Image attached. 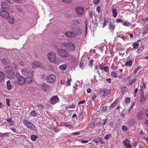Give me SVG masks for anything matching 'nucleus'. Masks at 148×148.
<instances>
[{
    "label": "nucleus",
    "mask_w": 148,
    "mask_h": 148,
    "mask_svg": "<svg viewBox=\"0 0 148 148\" xmlns=\"http://www.w3.org/2000/svg\"><path fill=\"white\" fill-rule=\"evenodd\" d=\"M103 64L102 63L99 65L100 68L102 70H103V68L105 67L103 66Z\"/></svg>",
    "instance_id": "nucleus-54"
},
{
    "label": "nucleus",
    "mask_w": 148,
    "mask_h": 148,
    "mask_svg": "<svg viewBox=\"0 0 148 148\" xmlns=\"http://www.w3.org/2000/svg\"><path fill=\"white\" fill-rule=\"evenodd\" d=\"M141 88L144 89H145L146 88V84L145 83L143 82V85L141 86Z\"/></svg>",
    "instance_id": "nucleus-53"
},
{
    "label": "nucleus",
    "mask_w": 148,
    "mask_h": 148,
    "mask_svg": "<svg viewBox=\"0 0 148 148\" xmlns=\"http://www.w3.org/2000/svg\"><path fill=\"white\" fill-rule=\"evenodd\" d=\"M136 123V121L134 119H130L127 122V124L129 125L133 126Z\"/></svg>",
    "instance_id": "nucleus-24"
},
{
    "label": "nucleus",
    "mask_w": 148,
    "mask_h": 148,
    "mask_svg": "<svg viewBox=\"0 0 148 148\" xmlns=\"http://www.w3.org/2000/svg\"><path fill=\"white\" fill-rule=\"evenodd\" d=\"M64 35L68 38H73L75 37V34L73 32L70 31H68L65 32L64 34Z\"/></svg>",
    "instance_id": "nucleus-12"
},
{
    "label": "nucleus",
    "mask_w": 148,
    "mask_h": 148,
    "mask_svg": "<svg viewBox=\"0 0 148 148\" xmlns=\"http://www.w3.org/2000/svg\"><path fill=\"white\" fill-rule=\"evenodd\" d=\"M33 76L31 75V76H28L26 77L25 79V82L29 84L31 83L33 80Z\"/></svg>",
    "instance_id": "nucleus-16"
},
{
    "label": "nucleus",
    "mask_w": 148,
    "mask_h": 148,
    "mask_svg": "<svg viewBox=\"0 0 148 148\" xmlns=\"http://www.w3.org/2000/svg\"><path fill=\"white\" fill-rule=\"evenodd\" d=\"M42 89L44 91H47L49 88V86L46 84H43L42 85Z\"/></svg>",
    "instance_id": "nucleus-22"
},
{
    "label": "nucleus",
    "mask_w": 148,
    "mask_h": 148,
    "mask_svg": "<svg viewBox=\"0 0 148 148\" xmlns=\"http://www.w3.org/2000/svg\"><path fill=\"white\" fill-rule=\"evenodd\" d=\"M21 72L22 75L24 76L27 75L29 73H30L31 75H33V71H28L27 68H24L22 69Z\"/></svg>",
    "instance_id": "nucleus-8"
},
{
    "label": "nucleus",
    "mask_w": 148,
    "mask_h": 148,
    "mask_svg": "<svg viewBox=\"0 0 148 148\" xmlns=\"http://www.w3.org/2000/svg\"><path fill=\"white\" fill-rule=\"evenodd\" d=\"M7 88L8 90H10L12 89V86L10 83V81L8 80L6 82Z\"/></svg>",
    "instance_id": "nucleus-29"
},
{
    "label": "nucleus",
    "mask_w": 148,
    "mask_h": 148,
    "mask_svg": "<svg viewBox=\"0 0 148 148\" xmlns=\"http://www.w3.org/2000/svg\"><path fill=\"white\" fill-rule=\"evenodd\" d=\"M66 49L69 51L72 52L75 50V45L71 42H67V45L66 46Z\"/></svg>",
    "instance_id": "nucleus-4"
},
{
    "label": "nucleus",
    "mask_w": 148,
    "mask_h": 148,
    "mask_svg": "<svg viewBox=\"0 0 148 148\" xmlns=\"http://www.w3.org/2000/svg\"><path fill=\"white\" fill-rule=\"evenodd\" d=\"M116 10L113 8L112 9V13L113 14V17H116L117 16V13L116 12Z\"/></svg>",
    "instance_id": "nucleus-30"
},
{
    "label": "nucleus",
    "mask_w": 148,
    "mask_h": 148,
    "mask_svg": "<svg viewBox=\"0 0 148 148\" xmlns=\"http://www.w3.org/2000/svg\"><path fill=\"white\" fill-rule=\"evenodd\" d=\"M137 119L140 120H142L144 118V113L141 111H140L138 112L136 114Z\"/></svg>",
    "instance_id": "nucleus-13"
},
{
    "label": "nucleus",
    "mask_w": 148,
    "mask_h": 148,
    "mask_svg": "<svg viewBox=\"0 0 148 148\" xmlns=\"http://www.w3.org/2000/svg\"><path fill=\"white\" fill-rule=\"evenodd\" d=\"M99 140L100 142L102 144H105V142L103 140V139L102 138H100L99 139Z\"/></svg>",
    "instance_id": "nucleus-51"
},
{
    "label": "nucleus",
    "mask_w": 148,
    "mask_h": 148,
    "mask_svg": "<svg viewBox=\"0 0 148 148\" xmlns=\"http://www.w3.org/2000/svg\"><path fill=\"white\" fill-rule=\"evenodd\" d=\"M93 62V60L92 59H90L88 62V65L90 66H92V65Z\"/></svg>",
    "instance_id": "nucleus-48"
},
{
    "label": "nucleus",
    "mask_w": 148,
    "mask_h": 148,
    "mask_svg": "<svg viewBox=\"0 0 148 148\" xmlns=\"http://www.w3.org/2000/svg\"><path fill=\"white\" fill-rule=\"evenodd\" d=\"M147 34H148V30H147V29L146 30H144L143 32V34L144 35H145Z\"/></svg>",
    "instance_id": "nucleus-56"
},
{
    "label": "nucleus",
    "mask_w": 148,
    "mask_h": 148,
    "mask_svg": "<svg viewBox=\"0 0 148 148\" xmlns=\"http://www.w3.org/2000/svg\"><path fill=\"white\" fill-rule=\"evenodd\" d=\"M12 71H14L11 66H6L4 69V71L6 73H8V71L11 72Z\"/></svg>",
    "instance_id": "nucleus-19"
},
{
    "label": "nucleus",
    "mask_w": 148,
    "mask_h": 148,
    "mask_svg": "<svg viewBox=\"0 0 148 148\" xmlns=\"http://www.w3.org/2000/svg\"><path fill=\"white\" fill-rule=\"evenodd\" d=\"M109 29H112L114 31L115 28V25L112 22H110L108 25Z\"/></svg>",
    "instance_id": "nucleus-28"
},
{
    "label": "nucleus",
    "mask_w": 148,
    "mask_h": 148,
    "mask_svg": "<svg viewBox=\"0 0 148 148\" xmlns=\"http://www.w3.org/2000/svg\"><path fill=\"white\" fill-rule=\"evenodd\" d=\"M111 135L110 134H107L105 136L104 138L106 140H108L111 138Z\"/></svg>",
    "instance_id": "nucleus-37"
},
{
    "label": "nucleus",
    "mask_w": 148,
    "mask_h": 148,
    "mask_svg": "<svg viewBox=\"0 0 148 148\" xmlns=\"http://www.w3.org/2000/svg\"><path fill=\"white\" fill-rule=\"evenodd\" d=\"M79 66L80 68L82 69H83L84 68V64L82 62H80L79 64Z\"/></svg>",
    "instance_id": "nucleus-61"
},
{
    "label": "nucleus",
    "mask_w": 148,
    "mask_h": 148,
    "mask_svg": "<svg viewBox=\"0 0 148 148\" xmlns=\"http://www.w3.org/2000/svg\"><path fill=\"white\" fill-rule=\"evenodd\" d=\"M141 20L143 21H148V16L144 18H142L141 19Z\"/></svg>",
    "instance_id": "nucleus-58"
},
{
    "label": "nucleus",
    "mask_w": 148,
    "mask_h": 148,
    "mask_svg": "<svg viewBox=\"0 0 148 148\" xmlns=\"http://www.w3.org/2000/svg\"><path fill=\"white\" fill-rule=\"evenodd\" d=\"M38 137L37 135H32L31 136V139L33 141H35L36 139L38 138Z\"/></svg>",
    "instance_id": "nucleus-36"
},
{
    "label": "nucleus",
    "mask_w": 148,
    "mask_h": 148,
    "mask_svg": "<svg viewBox=\"0 0 148 148\" xmlns=\"http://www.w3.org/2000/svg\"><path fill=\"white\" fill-rule=\"evenodd\" d=\"M72 31L73 34H75V36L76 37L78 34L81 33L80 28L79 27H74L70 29Z\"/></svg>",
    "instance_id": "nucleus-7"
},
{
    "label": "nucleus",
    "mask_w": 148,
    "mask_h": 148,
    "mask_svg": "<svg viewBox=\"0 0 148 148\" xmlns=\"http://www.w3.org/2000/svg\"><path fill=\"white\" fill-rule=\"evenodd\" d=\"M122 24L125 27H130L132 26V24L128 22L125 21L123 22Z\"/></svg>",
    "instance_id": "nucleus-26"
},
{
    "label": "nucleus",
    "mask_w": 148,
    "mask_h": 148,
    "mask_svg": "<svg viewBox=\"0 0 148 148\" xmlns=\"http://www.w3.org/2000/svg\"><path fill=\"white\" fill-rule=\"evenodd\" d=\"M37 106L40 110H42L43 108L44 107V106L42 104H39Z\"/></svg>",
    "instance_id": "nucleus-47"
},
{
    "label": "nucleus",
    "mask_w": 148,
    "mask_h": 148,
    "mask_svg": "<svg viewBox=\"0 0 148 148\" xmlns=\"http://www.w3.org/2000/svg\"><path fill=\"white\" fill-rule=\"evenodd\" d=\"M9 22L11 24H13L14 22V18H10L9 20Z\"/></svg>",
    "instance_id": "nucleus-40"
},
{
    "label": "nucleus",
    "mask_w": 148,
    "mask_h": 148,
    "mask_svg": "<svg viewBox=\"0 0 148 148\" xmlns=\"http://www.w3.org/2000/svg\"><path fill=\"white\" fill-rule=\"evenodd\" d=\"M111 75L112 77L114 78H116L118 77L117 74L115 73L114 71H112L111 73Z\"/></svg>",
    "instance_id": "nucleus-39"
},
{
    "label": "nucleus",
    "mask_w": 148,
    "mask_h": 148,
    "mask_svg": "<svg viewBox=\"0 0 148 148\" xmlns=\"http://www.w3.org/2000/svg\"><path fill=\"white\" fill-rule=\"evenodd\" d=\"M60 83L62 85L64 84L65 83L64 80L63 79H62L60 81Z\"/></svg>",
    "instance_id": "nucleus-63"
},
{
    "label": "nucleus",
    "mask_w": 148,
    "mask_h": 148,
    "mask_svg": "<svg viewBox=\"0 0 148 148\" xmlns=\"http://www.w3.org/2000/svg\"><path fill=\"white\" fill-rule=\"evenodd\" d=\"M1 6L2 10L8 11L9 10V5L5 2H2Z\"/></svg>",
    "instance_id": "nucleus-15"
},
{
    "label": "nucleus",
    "mask_w": 148,
    "mask_h": 148,
    "mask_svg": "<svg viewBox=\"0 0 148 148\" xmlns=\"http://www.w3.org/2000/svg\"><path fill=\"white\" fill-rule=\"evenodd\" d=\"M121 129L123 132L128 131L129 130L128 128L125 125H123L121 127Z\"/></svg>",
    "instance_id": "nucleus-32"
},
{
    "label": "nucleus",
    "mask_w": 148,
    "mask_h": 148,
    "mask_svg": "<svg viewBox=\"0 0 148 148\" xmlns=\"http://www.w3.org/2000/svg\"><path fill=\"white\" fill-rule=\"evenodd\" d=\"M31 115L35 117L37 116V114L35 111L33 110L31 112Z\"/></svg>",
    "instance_id": "nucleus-49"
},
{
    "label": "nucleus",
    "mask_w": 148,
    "mask_h": 148,
    "mask_svg": "<svg viewBox=\"0 0 148 148\" xmlns=\"http://www.w3.org/2000/svg\"><path fill=\"white\" fill-rule=\"evenodd\" d=\"M71 79H69L68 78L67 79V81L66 82V85L67 86H69L71 85Z\"/></svg>",
    "instance_id": "nucleus-41"
},
{
    "label": "nucleus",
    "mask_w": 148,
    "mask_h": 148,
    "mask_svg": "<svg viewBox=\"0 0 148 148\" xmlns=\"http://www.w3.org/2000/svg\"><path fill=\"white\" fill-rule=\"evenodd\" d=\"M108 21L107 19H104V23L103 24V27H105L107 24L108 23Z\"/></svg>",
    "instance_id": "nucleus-42"
},
{
    "label": "nucleus",
    "mask_w": 148,
    "mask_h": 148,
    "mask_svg": "<svg viewBox=\"0 0 148 148\" xmlns=\"http://www.w3.org/2000/svg\"><path fill=\"white\" fill-rule=\"evenodd\" d=\"M110 92V90L109 89H103L100 91L99 94L101 96L103 97H105Z\"/></svg>",
    "instance_id": "nucleus-6"
},
{
    "label": "nucleus",
    "mask_w": 148,
    "mask_h": 148,
    "mask_svg": "<svg viewBox=\"0 0 148 148\" xmlns=\"http://www.w3.org/2000/svg\"><path fill=\"white\" fill-rule=\"evenodd\" d=\"M130 101V99L129 97H127L125 98V102L126 103H127L129 102Z\"/></svg>",
    "instance_id": "nucleus-45"
},
{
    "label": "nucleus",
    "mask_w": 148,
    "mask_h": 148,
    "mask_svg": "<svg viewBox=\"0 0 148 148\" xmlns=\"http://www.w3.org/2000/svg\"><path fill=\"white\" fill-rule=\"evenodd\" d=\"M5 77V73L2 72L0 71V82H2L4 79Z\"/></svg>",
    "instance_id": "nucleus-25"
},
{
    "label": "nucleus",
    "mask_w": 148,
    "mask_h": 148,
    "mask_svg": "<svg viewBox=\"0 0 148 148\" xmlns=\"http://www.w3.org/2000/svg\"><path fill=\"white\" fill-rule=\"evenodd\" d=\"M75 10L77 13L79 15L82 14L84 12L83 9L79 7H77L75 9Z\"/></svg>",
    "instance_id": "nucleus-20"
},
{
    "label": "nucleus",
    "mask_w": 148,
    "mask_h": 148,
    "mask_svg": "<svg viewBox=\"0 0 148 148\" xmlns=\"http://www.w3.org/2000/svg\"><path fill=\"white\" fill-rule=\"evenodd\" d=\"M67 42H61L60 45L61 47H65L66 48V46L67 45Z\"/></svg>",
    "instance_id": "nucleus-43"
},
{
    "label": "nucleus",
    "mask_w": 148,
    "mask_h": 148,
    "mask_svg": "<svg viewBox=\"0 0 148 148\" xmlns=\"http://www.w3.org/2000/svg\"><path fill=\"white\" fill-rule=\"evenodd\" d=\"M47 56L50 62L53 63L55 64H58L59 63V59L56 58V54L53 52H48Z\"/></svg>",
    "instance_id": "nucleus-1"
},
{
    "label": "nucleus",
    "mask_w": 148,
    "mask_h": 148,
    "mask_svg": "<svg viewBox=\"0 0 148 148\" xmlns=\"http://www.w3.org/2000/svg\"><path fill=\"white\" fill-rule=\"evenodd\" d=\"M136 80V79H134L132 80L129 83V84L130 85H132V84L135 82Z\"/></svg>",
    "instance_id": "nucleus-50"
},
{
    "label": "nucleus",
    "mask_w": 148,
    "mask_h": 148,
    "mask_svg": "<svg viewBox=\"0 0 148 148\" xmlns=\"http://www.w3.org/2000/svg\"><path fill=\"white\" fill-rule=\"evenodd\" d=\"M6 74L7 77L10 79L13 78L15 76V73L14 71L11 72L8 71Z\"/></svg>",
    "instance_id": "nucleus-17"
},
{
    "label": "nucleus",
    "mask_w": 148,
    "mask_h": 148,
    "mask_svg": "<svg viewBox=\"0 0 148 148\" xmlns=\"http://www.w3.org/2000/svg\"><path fill=\"white\" fill-rule=\"evenodd\" d=\"M62 1L66 3H70L72 2V0H62Z\"/></svg>",
    "instance_id": "nucleus-46"
},
{
    "label": "nucleus",
    "mask_w": 148,
    "mask_h": 148,
    "mask_svg": "<svg viewBox=\"0 0 148 148\" xmlns=\"http://www.w3.org/2000/svg\"><path fill=\"white\" fill-rule=\"evenodd\" d=\"M132 59H130V57H128L126 59V61L125 62L126 66L131 67L132 65Z\"/></svg>",
    "instance_id": "nucleus-18"
},
{
    "label": "nucleus",
    "mask_w": 148,
    "mask_h": 148,
    "mask_svg": "<svg viewBox=\"0 0 148 148\" xmlns=\"http://www.w3.org/2000/svg\"><path fill=\"white\" fill-rule=\"evenodd\" d=\"M73 23L74 24H78L79 23V21L77 19H75L73 21Z\"/></svg>",
    "instance_id": "nucleus-55"
},
{
    "label": "nucleus",
    "mask_w": 148,
    "mask_h": 148,
    "mask_svg": "<svg viewBox=\"0 0 148 148\" xmlns=\"http://www.w3.org/2000/svg\"><path fill=\"white\" fill-rule=\"evenodd\" d=\"M140 101L141 104H143L144 102L146 101V98L144 95L142 94L139 97Z\"/></svg>",
    "instance_id": "nucleus-23"
},
{
    "label": "nucleus",
    "mask_w": 148,
    "mask_h": 148,
    "mask_svg": "<svg viewBox=\"0 0 148 148\" xmlns=\"http://www.w3.org/2000/svg\"><path fill=\"white\" fill-rule=\"evenodd\" d=\"M59 101V98L57 96H53L51 99V102L52 104H55L58 102Z\"/></svg>",
    "instance_id": "nucleus-14"
},
{
    "label": "nucleus",
    "mask_w": 148,
    "mask_h": 148,
    "mask_svg": "<svg viewBox=\"0 0 148 148\" xmlns=\"http://www.w3.org/2000/svg\"><path fill=\"white\" fill-rule=\"evenodd\" d=\"M99 0H94L92 3L94 4H96L99 3Z\"/></svg>",
    "instance_id": "nucleus-59"
},
{
    "label": "nucleus",
    "mask_w": 148,
    "mask_h": 148,
    "mask_svg": "<svg viewBox=\"0 0 148 148\" xmlns=\"http://www.w3.org/2000/svg\"><path fill=\"white\" fill-rule=\"evenodd\" d=\"M7 11L2 10L0 12V15L1 17L5 18H8L10 16L9 13Z\"/></svg>",
    "instance_id": "nucleus-10"
},
{
    "label": "nucleus",
    "mask_w": 148,
    "mask_h": 148,
    "mask_svg": "<svg viewBox=\"0 0 148 148\" xmlns=\"http://www.w3.org/2000/svg\"><path fill=\"white\" fill-rule=\"evenodd\" d=\"M144 48L143 47H140L137 50V52L138 53H141L143 50Z\"/></svg>",
    "instance_id": "nucleus-44"
},
{
    "label": "nucleus",
    "mask_w": 148,
    "mask_h": 148,
    "mask_svg": "<svg viewBox=\"0 0 148 148\" xmlns=\"http://www.w3.org/2000/svg\"><path fill=\"white\" fill-rule=\"evenodd\" d=\"M80 142L82 143L85 144L86 143H87L88 142V140H81Z\"/></svg>",
    "instance_id": "nucleus-62"
},
{
    "label": "nucleus",
    "mask_w": 148,
    "mask_h": 148,
    "mask_svg": "<svg viewBox=\"0 0 148 148\" xmlns=\"http://www.w3.org/2000/svg\"><path fill=\"white\" fill-rule=\"evenodd\" d=\"M129 143L130 141L128 139H125L123 142V145L126 148H132Z\"/></svg>",
    "instance_id": "nucleus-11"
},
{
    "label": "nucleus",
    "mask_w": 148,
    "mask_h": 148,
    "mask_svg": "<svg viewBox=\"0 0 148 148\" xmlns=\"http://www.w3.org/2000/svg\"><path fill=\"white\" fill-rule=\"evenodd\" d=\"M145 113L147 117L148 118V108L146 109L145 111Z\"/></svg>",
    "instance_id": "nucleus-64"
},
{
    "label": "nucleus",
    "mask_w": 148,
    "mask_h": 148,
    "mask_svg": "<svg viewBox=\"0 0 148 148\" xmlns=\"http://www.w3.org/2000/svg\"><path fill=\"white\" fill-rule=\"evenodd\" d=\"M109 69V67L108 66H105L103 68V70L106 72H107L108 71Z\"/></svg>",
    "instance_id": "nucleus-52"
},
{
    "label": "nucleus",
    "mask_w": 148,
    "mask_h": 148,
    "mask_svg": "<svg viewBox=\"0 0 148 148\" xmlns=\"http://www.w3.org/2000/svg\"><path fill=\"white\" fill-rule=\"evenodd\" d=\"M118 100H116L114 102V103L111 105L110 107L112 108H114L116 106V105L118 103Z\"/></svg>",
    "instance_id": "nucleus-34"
},
{
    "label": "nucleus",
    "mask_w": 148,
    "mask_h": 148,
    "mask_svg": "<svg viewBox=\"0 0 148 148\" xmlns=\"http://www.w3.org/2000/svg\"><path fill=\"white\" fill-rule=\"evenodd\" d=\"M16 8L18 12H21V9L20 8V7L19 6L17 5L16 6Z\"/></svg>",
    "instance_id": "nucleus-57"
},
{
    "label": "nucleus",
    "mask_w": 148,
    "mask_h": 148,
    "mask_svg": "<svg viewBox=\"0 0 148 148\" xmlns=\"http://www.w3.org/2000/svg\"><path fill=\"white\" fill-rule=\"evenodd\" d=\"M6 121L8 122V123H12V119H11L10 118H8L7 119Z\"/></svg>",
    "instance_id": "nucleus-60"
},
{
    "label": "nucleus",
    "mask_w": 148,
    "mask_h": 148,
    "mask_svg": "<svg viewBox=\"0 0 148 148\" xmlns=\"http://www.w3.org/2000/svg\"><path fill=\"white\" fill-rule=\"evenodd\" d=\"M23 124L27 127L32 129L34 130H36V128L35 126L32 123L29 122L27 120H24L23 121Z\"/></svg>",
    "instance_id": "nucleus-3"
},
{
    "label": "nucleus",
    "mask_w": 148,
    "mask_h": 148,
    "mask_svg": "<svg viewBox=\"0 0 148 148\" xmlns=\"http://www.w3.org/2000/svg\"><path fill=\"white\" fill-rule=\"evenodd\" d=\"M139 46V44L138 43L136 42L132 44V46H133V49H136L138 48Z\"/></svg>",
    "instance_id": "nucleus-33"
},
{
    "label": "nucleus",
    "mask_w": 148,
    "mask_h": 148,
    "mask_svg": "<svg viewBox=\"0 0 148 148\" xmlns=\"http://www.w3.org/2000/svg\"><path fill=\"white\" fill-rule=\"evenodd\" d=\"M65 126L69 128H70L72 127L73 126L71 125L70 122H65L64 123Z\"/></svg>",
    "instance_id": "nucleus-31"
},
{
    "label": "nucleus",
    "mask_w": 148,
    "mask_h": 148,
    "mask_svg": "<svg viewBox=\"0 0 148 148\" xmlns=\"http://www.w3.org/2000/svg\"><path fill=\"white\" fill-rule=\"evenodd\" d=\"M40 63L38 62L35 61L32 64V67L34 68H36L40 67Z\"/></svg>",
    "instance_id": "nucleus-21"
},
{
    "label": "nucleus",
    "mask_w": 148,
    "mask_h": 148,
    "mask_svg": "<svg viewBox=\"0 0 148 148\" xmlns=\"http://www.w3.org/2000/svg\"><path fill=\"white\" fill-rule=\"evenodd\" d=\"M56 78L55 75L53 74H51L47 76V81L49 83H53L55 82Z\"/></svg>",
    "instance_id": "nucleus-5"
},
{
    "label": "nucleus",
    "mask_w": 148,
    "mask_h": 148,
    "mask_svg": "<svg viewBox=\"0 0 148 148\" xmlns=\"http://www.w3.org/2000/svg\"><path fill=\"white\" fill-rule=\"evenodd\" d=\"M141 69V67L140 66H138L134 72V74L135 75L137 73L138 71L140 70Z\"/></svg>",
    "instance_id": "nucleus-38"
},
{
    "label": "nucleus",
    "mask_w": 148,
    "mask_h": 148,
    "mask_svg": "<svg viewBox=\"0 0 148 148\" xmlns=\"http://www.w3.org/2000/svg\"><path fill=\"white\" fill-rule=\"evenodd\" d=\"M1 62L3 64L7 65L9 64V62L6 59H3L1 60Z\"/></svg>",
    "instance_id": "nucleus-35"
},
{
    "label": "nucleus",
    "mask_w": 148,
    "mask_h": 148,
    "mask_svg": "<svg viewBox=\"0 0 148 148\" xmlns=\"http://www.w3.org/2000/svg\"><path fill=\"white\" fill-rule=\"evenodd\" d=\"M59 69L61 70V71H64L67 68V65L66 64H63L60 66Z\"/></svg>",
    "instance_id": "nucleus-27"
},
{
    "label": "nucleus",
    "mask_w": 148,
    "mask_h": 148,
    "mask_svg": "<svg viewBox=\"0 0 148 148\" xmlns=\"http://www.w3.org/2000/svg\"><path fill=\"white\" fill-rule=\"evenodd\" d=\"M56 51L58 56L62 58H67L69 56V53L64 49H57Z\"/></svg>",
    "instance_id": "nucleus-2"
},
{
    "label": "nucleus",
    "mask_w": 148,
    "mask_h": 148,
    "mask_svg": "<svg viewBox=\"0 0 148 148\" xmlns=\"http://www.w3.org/2000/svg\"><path fill=\"white\" fill-rule=\"evenodd\" d=\"M25 81V78L23 76L20 75L18 77L17 81L18 85H21L24 84Z\"/></svg>",
    "instance_id": "nucleus-9"
}]
</instances>
